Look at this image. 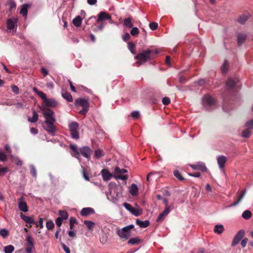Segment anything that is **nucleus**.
Here are the masks:
<instances>
[{
    "label": "nucleus",
    "instance_id": "obj_1",
    "mask_svg": "<svg viewBox=\"0 0 253 253\" xmlns=\"http://www.w3.org/2000/svg\"><path fill=\"white\" fill-rule=\"evenodd\" d=\"M153 51L150 49L143 50L142 52L139 53L135 57L137 60L136 64L137 66H140L144 63L146 61L151 59L150 54Z\"/></svg>",
    "mask_w": 253,
    "mask_h": 253
},
{
    "label": "nucleus",
    "instance_id": "obj_2",
    "mask_svg": "<svg viewBox=\"0 0 253 253\" xmlns=\"http://www.w3.org/2000/svg\"><path fill=\"white\" fill-rule=\"evenodd\" d=\"M134 228L132 224L129 225L117 230V234L122 239L127 240L130 236V231Z\"/></svg>",
    "mask_w": 253,
    "mask_h": 253
},
{
    "label": "nucleus",
    "instance_id": "obj_3",
    "mask_svg": "<svg viewBox=\"0 0 253 253\" xmlns=\"http://www.w3.org/2000/svg\"><path fill=\"white\" fill-rule=\"evenodd\" d=\"M127 173V170L126 169L116 167L113 171V177L116 180H126L128 178Z\"/></svg>",
    "mask_w": 253,
    "mask_h": 253
},
{
    "label": "nucleus",
    "instance_id": "obj_4",
    "mask_svg": "<svg viewBox=\"0 0 253 253\" xmlns=\"http://www.w3.org/2000/svg\"><path fill=\"white\" fill-rule=\"evenodd\" d=\"M55 121L51 120L44 121L42 124L43 128L52 136H54L56 131V128L54 125Z\"/></svg>",
    "mask_w": 253,
    "mask_h": 253
},
{
    "label": "nucleus",
    "instance_id": "obj_5",
    "mask_svg": "<svg viewBox=\"0 0 253 253\" xmlns=\"http://www.w3.org/2000/svg\"><path fill=\"white\" fill-rule=\"evenodd\" d=\"M40 109L45 118V121L51 120L52 121H55V118L54 116V113L52 110L43 106L40 107Z\"/></svg>",
    "mask_w": 253,
    "mask_h": 253
},
{
    "label": "nucleus",
    "instance_id": "obj_6",
    "mask_svg": "<svg viewBox=\"0 0 253 253\" xmlns=\"http://www.w3.org/2000/svg\"><path fill=\"white\" fill-rule=\"evenodd\" d=\"M75 104L77 106H81L83 109L80 111V114L85 115L88 110L89 104L87 100L84 98H79L75 100Z\"/></svg>",
    "mask_w": 253,
    "mask_h": 253
},
{
    "label": "nucleus",
    "instance_id": "obj_7",
    "mask_svg": "<svg viewBox=\"0 0 253 253\" xmlns=\"http://www.w3.org/2000/svg\"><path fill=\"white\" fill-rule=\"evenodd\" d=\"M69 128L72 138L78 139L79 138L78 124L76 122H72L69 125Z\"/></svg>",
    "mask_w": 253,
    "mask_h": 253
},
{
    "label": "nucleus",
    "instance_id": "obj_8",
    "mask_svg": "<svg viewBox=\"0 0 253 253\" xmlns=\"http://www.w3.org/2000/svg\"><path fill=\"white\" fill-rule=\"evenodd\" d=\"M26 246L25 251L26 253H31L34 249V241L33 237L27 234L25 238Z\"/></svg>",
    "mask_w": 253,
    "mask_h": 253
},
{
    "label": "nucleus",
    "instance_id": "obj_9",
    "mask_svg": "<svg viewBox=\"0 0 253 253\" xmlns=\"http://www.w3.org/2000/svg\"><path fill=\"white\" fill-rule=\"evenodd\" d=\"M215 102L214 99L208 94L205 95L202 100L203 104L207 109L214 105Z\"/></svg>",
    "mask_w": 253,
    "mask_h": 253
},
{
    "label": "nucleus",
    "instance_id": "obj_10",
    "mask_svg": "<svg viewBox=\"0 0 253 253\" xmlns=\"http://www.w3.org/2000/svg\"><path fill=\"white\" fill-rule=\"evenodd\" d=\"M80 152L83 156L89 160L90 159L92 151L89 147L84 146L81 148Z\"/></svg>",
    "mask_w": 253,
    "mask_h": 253
},
{
    "label": "nucleus",
    "instance_id": "obj_11",
    "mask_svg": "<svg viewBox=\"0 0 253 253\" xmlns=\"http://www.w3.org/2000/svg\"><path fill=\"white\" fill-rule=\"evenodd\" d=\"M18 208L20 211L26 212L28 211V208L27 205L25 201L24 198L22 196L18 200Z\"/></svg>",
    "mask_w": 253,
    "mask_h": 253
},
{
    "label": "nucleus",
    "instance_id": "obj_12",
    "mask_svg": "<svg viewBox=\"0 0 253 253\" xmlns=\"http://www.w3.org/2000/svg\"><path fill=\"white\" fill-rule=\"evenodd\" d=\"M245 232L244 230H240L238 231V232L237 233V234L234 237L232 243V246H235L237 244L239 243L240 241L243 238V237L245 235Z\"/></svg>",
    "mask_w": 253,
    "mask_h": 253
},
{
    "label": "nucleus",
    "instance_id": "obj_13",
    "mask_svg": "<svg viewBox=\"0 0 253 253\" xmlns=\"http://www.w3.org/2000/svg\"><path fill=\"white\" fill-rule=\"evenodd\" d=\"M190 167L194 170H199L202 172L206 171L207 169L204 163L198 162L195 164L190 165Z\"/></svg>",
    "mask_w": 253,
    "mask_h": 253
},
{
    "label": "nucleus",
    "instance_id": "obj_14",
    "mask_svg": "<svg viewBox=\"0 0 253 253\" xmlns=\"http://www.w3.org/2000/svg\"><path fill=\"white\" fill-rule=\"evenodd\" d=\"M101 174L103 180L105 181H109L111 178L113 177V173H111L106 169H103L101 171Z\"/></svg>",
    "mask_w": 253,
    "mask_h": 253
},
{
    "label": "nucleus",
    "instance_id": "obj_15",
    "mask_svg": "<svg viewBox=\"0 0 253 253\" xmlns=\"http://www.w3.org/2000/svg\"><path fill=\"white\" fill-rule=\"evenodd\" d=\"M57 105V102L53 98H46L43 102L42 106L45 107H54Z\"/></svg>",
    "mask_w": 253,
    "mask_h": 253
},
{
    "label": "nucleus",
    "instance_id": "obj_16",
    "mask_svg": "<svg viewBox=\"0 0 253 253\" xmlns=\"http://www.w3.org/2000/svg\"><path fill=\"white\" fill-rule=\"evenodd\" d=\"M17 19L14 17L12 19H8L6 22V26L8 30H13L17 26Z\"/></svg>",
    "mask_w": 253,
    "mask_h": 253
},
{
    "label": "nucleus",
    "instance_id": "obj_17",
    "mask_svg": "<svg viewBox=\"0 0 253 253\" xmlns=\"http://www.w3.org/2000/svg\"><path fill=\"white\" fill-rule=\"evenodd\" d=\"M239 80L237 78H230L226 82V85L228 88H233L236 84H238Z\"/></svg>",
    "mask_w": 253,
    "mask_h": 253
},
{
    "label": "nucleus",
    "instance_id": "obj_18",
    "mask_svg": "<svg viewBox=\"0 0 253 253\" xmlns=\"http://www.w3.org/2000/svg\"><path fill=\"white\" fill-rule=\"evenodd\" d=\"M227 161V158L223 155L219 156L217 158V162L220 169H222L225 166Z\"/></svg>",
    "mask_w": 253,
    "mask_h": 253
},
{
    "label": "nucleus",
    "instance_id": "obj_19",
    "mask_svg": "<svg viewBox=\"0 0 253 253\" xmlns=\"http://www.w3.org/2000/svg\"><path fill=\"white\" fill-rule=\"evenodd\" d=\"M95 213L94 209L92 208L87 207L83 208L81 211V215L83 216L90 215Z\"/></svg>",
    "mask_w": 253,
    "mask_h": 253
},
{
    "label": "nucleus",
    "instance_id": "obj_20",
    "mask_svg": "<svg viewBox=\"0 0 253 253\" xmlns=\"http://www.w3.org/2000/svg\"><path fill=\"white\" fill-rule=\"evenodd\" d=\"M111 19V16L105 12H101L98 15L97 22L104 20Z\"/></svg>",
    "mask_w": 253,
    "mask_h": 253
},
{
    "label": "nucleus",
    "instance_id": "obj_21",
    "mask_svg": "<svg viewBox=\"0 0 253 253\" xmlns=\"http://www.w3.org/2000/svg\"><path fill=\"white\" fill-rule=\"evenodd\" d=\"M129 191L132 196H136L138 192L137 186L135 184H132L129 187Z\"/></svg>",
    "mask_w": 253,
    "mask_h": 253
},
{
    "label": "nucleus",
    "instance_id": "obj_22",
    "mask_svg": "<svg viewBox=\"0 0 253 253\" xmlns=\"http://www.w3.org/2000/svg\"><path fill=\"white\" fill-rule=\"evenodd\" d=\"M170 210L168 208H165L164 211L161 212L158 216L157 221H159L162 220L170 212Z\"/></svg>",
    "mask_w": 253,
    "mask_h": 253
},
{
    "label": "nucleus",
    "instance_id": "obj_23",
    "mask_svg": "<svg viewBox=\"0 0 253 253\" xmlns=\"http://www.w3.org/2000/svg\"><path fill=\"white\" fill-rule=\"evenodd\" d=\"M20 217L22 220H23L25 222L28 224H32L35 223L34 221L33 218L29 216H26L23 213H21L20 214Z\"/></svg>",
    "mask_w": 253,
    "mask_h": 253
},
{
    "label": "nucleus",
    "instance_id": "obj_24",
    "mask_svg": "<svg viewBox=\"0 0 253 253\" xmlns=\"http://www.w3.org/2000/svg\"><path fill=\"white\" fill-rule=\"evenodd\" d=\"M137 225L141 228H146L149 225V221L148 220L141 221L137 219L136 221Z\"/></svg>",
    "mask_w": 253,
    "mask_h": 253
},
{
    "label": "nucleus",
    "instance_id": "obj_25",
    "mask_svg": "<svg viewBox=\"0 0 253 253\" xmlns=\"http://www.w3.org/2000/svg\"><path fill=\"white\" fill-rule=\"evenodd\" d=\"M246 190L242 191L241 192V195L238 197V198L237 200L236 201V202L234 203L233 204H232L230 207L236 206L238 204H239L241 202L242 199L244 198V197H245V196L246 195Z\"/></svg>",
    "mask_w": 253,
    "mask_h": 253
},
{
    "label": "nucleus",
    "instance_id": "obj_26",
    "mask_svg": "<svg viewBox=\"0 0 253 253\" xmlns=\"http://www.w3.org/2000/svg\"><path fill=\"white\" fill-rule=\"evenodd\" d=\"M131 21L132 18L130 17L125 18L124 20V26L129 28H132L133 25Z\"/></svg>",
    "mask_w": 253,
    "mask_h": 253
},
{
    "label": "nucleus",
    "instance_id": "obj_27",
    "mask_svg": "<svg viewBox=\"0 0 253 253\" xmlns=\"http://www.w3.org/2000/svg\"><path fill=\"white\" fill-rule=\"evenodd\" d=\"M38 118H39V115H38V113L36 111H34L33 112L32 117V118L28 117V120L29 122H30L31 123H36L38 121Z\"/></svg>",
    "mask_w": 253,
    "mask_h": 253
},
{
    "label": "nucleus",
    "instance_id": "obj_28",
    "mask_svg": "<svg viewBox=\"0 0 253 253\" xmlns=\"http://www.w3.org/2000/svg\"><path fill=\"white\" fill-rule=\"evenodd\" d=\"M247 36L243 34H239L238 35L237 42L239 45H241L246 40Z\"/></svg>",
    "mask_w": 253,
    "mask_h": 253
},
{
    "label": "nucleus",
    "instance_id": "obj_29",
    "mask_svg": "<svg viewBox=\"0 0 253 253\" xmlns=\"http://www.w3.org/2000/svg\"><path fill=\"white\" fill-rule=\"evenodd\" d=\"M82 22V19L80 16H78L73 20V23L77 27H79Z\"/></svg>",
    "mask_w": 253,
    "mask_h": 253
},
{
    "label": "nucleus",
    "instance_id": "obj_30",
    "mask_svg": "<svg viewBox=\"0 0 253 253\" xmlns=\"http://www.w3.org/2000/svg\"><path fill=\"white\" fill-rule=\"evenodd\" d=\"M29 6V5L28 4L23 5L20 11V14L25 17H26L27 15L28 8Z\"/></svg>",
    "mask_w": 253,
    "mask_h": 253
},
{
    "label": "nucleus",
    "instance_id": "obj_31",
    "mask_svg": "<svg viewBox=\"0 0 253 253\" xmlns=\"http://www.w3.org/2000/svg\"><path fill=\"white\" fill-rule=\"evenodd\" d=\"M224 230V227L222 225H216L214 226V231L215 233L220 234Z\"/></svg>",
    "mask_w": 253,
    "mask_h": 253
},
{
    "label": "nucleus",
    "instance_id": "obj_32",
    "mask_svg": "<svg viewBox=\"0 0 253 253\" xmlns=\"http://www.w3.org/2000/svg\"><path fill=\"white\" fill-rule=\"evenodd\" d=\"M252 213L249 210L245 211L242 214V217L246 220L250 219L252 217Z\"/></svg>",
    "mask_w": 253,
    "mask_h": 253
},
{
    "label": "nucleus",
    "instance_id": "obj_33",
    "mask_svg": "<svg viewBox=\"0 0 253 253\" xmlns=\"http://www.w3.org/2000/svg\"><path fill=\"white\" fill-rule=\"evenodd\" d=\"M131 213L135 216H138L142 213V210L139 208H133Z\"/></svg>",
    "mask_w": 253,
    "mask_h": 253
},
{
    "label": "nucleus",
    "instance_id": "obj_34",
    "mask_svg": "<svg viewBox=\"0 0 253 253\" xmlns=\"http://www.w3.org/2000/svg\"><path fill=\"white\" fill-rule=\"evenodd\" d=\"M250 15L249 14L242 15L240 16L238 19V21L241 24H244L249 19Z\"/></svg>",
    "mask_w": 253,
    "mask_h": 253
},
{
    "label": "nucleus",
    "instance_id": "obj_35",
    "mask_svg": "<svg viewBox=\"0 0 253 253\" xmlns=\"http://www.w3.org/2000/svg\"><path fill=\"white\" fill-rule=\"evenodd\" d=\"M62 95L63 97L68 101L72 102L73 101L72 96L70 93L67 92H62Z\"/></svg>",
    "mask_w": 253,
    "mask_h": 253
},
{
    "label": "nucleus",
    "instance_id": "obj_36",
    "mask_svg": "<svg viewBox=\"0 0 253 253\" xmlns=\"http://www.w3.org/2000/svg\"><path fill=\"white\" fill-rule=\"evenodd\" d=\"M94 155L96 159H99L103 157L104 155V154L102 150L100 149H97L94 151Z\"/></svg>",
    "mask_w": 253,
    "mask_h": 253
},
{
    "label": "nucleus",
    "instance_id": "obj_37",
    "mask_svg": "<svg viewBox=\"0 0 253 253\" xmlns=\"http://www.w3.org/2000/svg\"><path fill=\"white\" fill-rule=\"evenodd\" d=\"M70 148L76 154V155H74V154H72V156L79 160L80 159V158H79V151H78V150L77 149V146L76 145H70Z\"/></svg>",
    "mask_w": 253,
    "mask_h": 253
},
{
    "label": "nucleus",
    "instance_id": "obj_38",
    "mask_svg": "<svg viewBox=\"0 0 253 253\" xmlns=\"http://www.w3.org/2000/svg\"><path fill=\"white\" fill-rule=\"evenodd\" d=\"M14 250V247L12 245H8L4 247V252L5 253H11Z\"/></svg>",
    "mask_w": 253,
    "mask_h": 253
},
{
    "label": "nucleus",
    "instance_id": "obj_39",
    "mask_svg": "<svg viewBox=\"0 0 253 253\" xmlns=\"http://www.w3.org/2000/svg\"><path fill=\"white\" fill-rule=\"evenodd\" d=\"M140 242V240L137 237H135V238H131L128 241L127 243H128V244L134 245V244H138Z\"/></svg>",
    "mask_w": 253,
    "mask_h": 253
},
{
    "label": "nucleus",
    "instance_id": "obj_40",
    "mask_svg": "<svg viewBox=\"0 0 253 253\" xmlns=\"http://www.w3.org/2000/svg\"><path fill=\"white\" fill-rule=\"evenodd\" d=\"M59 214L63 219H67L68 218L69 215L66 211L60 210L59 211Z\"/></svg>",
    "mask_w": 253,
    "mask_h": 253
},
{
    "label": "nucleus",
    "instance_id": "obj_41",
    "mask_svg": "<svg viewBox=\"0 0 253 253\" xmlns=\"http://www.w3.org/2000/svg\"><path fill=\"white\" fill-rule=\"evenodd\" d=\"M245 126L247 128L251 130L253 129V119L247 121L246 123Z\"/></svg>",
    "mask_w": 253,
    "mask_h": 253
},
{
    "label": "nucleus",
    "instance_id": "obj_42",
    "mask_svg": "<svg viewBox=\"0 0 253 253\" xmlns=\"http://www.w3.org/2000/svg\"><path fill=\"white\" fill-rule=\"evenodd\" d=\"M251 130L250 129L247 128L243 132L242 136L245 138H248L251 134Z\"/></svg>",
    "mask_w": 253,
    "mask_h": 253
},
{
    "label": "nucleus",
    "instance_id": "obj_43",
    "mask_svg": "<svg viewBox=\"0 0 253 253\" xmlns=\"http://www.w3.org/2000/svg\"><path fill=\"white\" fill-rule=\"evenodd\" d=\"M228 69V65L227 62L225 61L221 67V71L223 73H225Z\"/></svg>",
    "mask_w": 253,
    "mask_h": 253
},
{
    "label": "nucleus",
    "instance_id": "obj_44",
    "mask_svg": "<svg viewBox=\"0 0 253 253\" xmlns=\"http://www.w3.org/2000/svg\"><path fill=\"white\" fill-rule=\"evenodd\" d=\"M84 223L86 225L89 230H91L94 225V222L89 220H84Z\"/></svg>",
    "mask_w": 253,
    "mask_h": 253
},
{
    "label": "nucleus",
    "instance_id": "obj_45",
    "mask_svg": "<svg viewBox=\"0 0 253 253\" xmlns=\"http://www.w3.org/2000/svg\"><path fill=\"white\" fill-rule=\"evenodd\" d=\"M131 30L130 31V34L133 36H136L139 33V30L137 27H133L131 28Z\"/></svg>",
    "mask_w": 253,
    "mask_h": 253
},
{
    "label": "nucleus",
    "instance_id": "obj_46",
    "mask_svg": "<svg viewBox=\"0 0 253 253\" xmlns=\"http://www.w3.org/2000/svg\"><path fill=\"white\" fill-rule=\"evenodd\" d=\"M8 231L6 229L3 228L0 230V235L3 237L5 238L8 235Z\"/></svg>",
    "mask_w": 253,
    "mask_h": 253
},
{
    "label": "nucleus",
    "instance_id": "obj_47",
    "mask_svg": "<svg viewBox=\"0 0 253 253\" xmlns=\"http://www.w3.org/2000/svg\"><path fill=\"white\" fill-rule=\"evenodd\" d=\"M46 227L48 230L52 229L54 227V224L52 221H48L46 223Z\"/></svg>",
    "mask_w": 253,
    "mask_h": 253
},
{
    "label": "nucleus",
    "instance_id": "obj_48",
    "mask_svg": "<svg viewBox=\"0 0 253 253\" xmlns=\"http://www.w3.org/2000/svg\"><path fill=\"white\" fill-rule=\"evenodd\" d=\"M123 205L128 211H129L131 213L133 207H132L130 204L126 203H124L123 204Z\"/></svg>",
    "mask_w": 253,
    "mask_h": 253
},
{
    "label": "nucleus",
    "instance_id": "obj_49",
    "mask_svg": "<svg viewBox=\"0 0 253 253\" xmlns=\"http://www.w3.org/2000/svg\"><path fill=\"white\" fill-rule=\"evenodd\" d=\"M173 174L179 180H183V177L182 176V175L178 170L174 171Z\"/></svg>",
    "mask_w": 253,
    "mask_h": 253
},
{
    "label": "nucleus",
    "instance_id": "obj_50",
    "mask_svg": "<svg viewBox=\"0 0 253 253\" xmlns=\"http://www.w3.org/2000/svg\"><path fill=\"white\" fill-rule=\"evenodd\" d=\"M30 168L31 173L32 176L34 177H36L37 176V171H36V168L33 165L30 166Z\"/></svg>",
    "mask_w": 253,
    "mask_h": 253
},
{
    "label": "nucleus",
    "instance_id": "obj_51",
    "mask_svg": "<svg viewBox=\"0 0 253 253\" xmlns=\"http://www.w3.org/2000/svg\"><path fill=\"white\" fill-rule=\"evenodd\" d=\"M158 27V24L156 22H152L149 24V27L152 30H155Z\"/></svg>",
    "mask_w": 253,
    "mask_h": 253
},
{
    "label": "nucleus",
    "instance_id": "obj_52",
    "mask_svg": "<svg viewBox=\"0 0 253 253\" xmlns=\"http://www.w3.org/2000/svg\"><path fill=\"white\" fill-rule=\"evenodd\" d=\"M128 48L131 53L135 54V52H134L135 44L133 43L129 42L128 43Z\"/></svg>",
    "mask_w": 253,
    "mask_h": 253
},
{
    "label": "nucleus",
    "instance_id": "obj_53",
    "mask_svg": "<svg viewBox=\"0 0 253 253\" xmlns=\"http://www.w3.org/2000/svg\"><path fill=\"white\" fill-rule=\"evenodd\" d=\"M38 95L42 99L43 102L47 98L46 94L42 91H38Z\"/></svg>",
    "mask_w": 253,
    "mask_h": 253
},
{
    "label": "nucleus",
    "instance_id": "obj_54",
    "mask_svg": "<svg viewBox=\"0 0 253 253\" xmlns=\"http://www.w3.org/2000/svg\"><path fill=\"white\" fill-rule=\"evenodd\" d=\"M111 195H112V191H111L110 192V196H111L112 199H110V197H109V195H107V196L108 199L110 200V201H111L113 203H116L118 201L117 197H115V196H112Z\"/></svg>",
    "mask_w": 253,
    "mask_h": 253
},
{
    "label": "nucleus",
    "instance_id": "obj_55",
    "mask_svg": "<svg viewBox=\"0 0 253 253\" xmlns=\"http://www.w3.org/2000/svg\"><path fill=\"white\" fill-rule=\"evenodd\" d=\"M62 222H63V219H62V218H61L60 217H57L55 220V223L57 225V226L58 227L61 226V225L62 224Z\"/></svg>",
    "mask_w": 253,
    "mask_h": 253
},
{
    "label": "nucleus",
    "instance_id": "obj_56",
    "mask_svg": "<svg viewBox=\"0 0 253 253\" xmlns=\"http://www.w3.org/2000/svg\"><path fill=\"white\" fill-rule=\"evenodd\" d=\"M170 102V99L168 97H164L162 99V102L164 105H168Z\"/></svg>",
    "mask_w": 253,
    "mask_h": 253
},
{
    "label": "nucleus",
    "instance_id": "obj_57",
    "mask_svg": "<svg viewBox=\"0 0 253 253\" xmlns=\"http://www.w3.org/2000/svg\"><path fill=\"white\" fill-rule=\"evenodd\" d=\"M6 160V156L3 152H0V161L2 162L5 161Z\"/></svg>",
    "mask_w": 253,
    "mask_h": 253
},
{
    "label": "nucleus",
    "instance_id": "obj_58",
    "mask_svg": "<svg viewBox=\"0 0 253 253\" xmlns=\"http://www.w3.org/2000/svg\"><path fill=\"white\" fill-rule=\"evenodd\" d=\"M11 89L13 92H14L15 94H18L19 93V88L17 86L15 85H12L11 86Z\"/></svg>",
    "mask_w": 253,
    "mask_h": 253
},
{
    "label": "nucleus",
    "instance_id": "obj_59",
    "mask_svg": "<svg viewBox=\"0 0 253 253\" xmlns=\"http://www.w3.org/2000/svg\"><path fill=\"white\" fill-rule=\"evenodd\" d=\"M131 116L134 119L137 118L139 116V112L138 111H133L131 114Z\"/></svg>",
    "mask_w": 253,
    "mask_h": 253
},
{
    "label": "nucleus",
    "instance_id": "obj_60",
    "mask_svg": "<svg viewBox=\"0 0 253 253\" xmlns=\"http://www.w3.org/2000/svg\"><path fill=\"white\" fill-rule=\"evenodd\" d=\"M130 38V36L128 33H126L123 36V40L126 42Z\"/></svg>",
    "mask_w": 253,
    "mask_h": 253
},
{
    "label": "nucleus",
    "instance_id": "obj_61",
    "mask_svg": "<svg viewBox=\"0 0 253 253\" xmlns=\"http://www.w3.org/2000/svg\"><path fill=\"white\" fill-rule=\"evenodd\" d=\"M62 247L66 253H70V249L66 246L64 244H62Z\"/></svg>",
    "mask_w": 253,
    "mask_h": 253
},
{
    "label": "nucleus",
    "instance_id": "obj_62",
    "mask_svg": "<svg viewBox=\"0 0 253 253\" xmlns=\"http://www.w3.org/2000/svg\"><path fill=\"white\" fill-rule=\"evenodd\" d=\"M41 72L44 77L46 76L48 74L47 70L44 67L41 68Z\"/></svg>",
    "mask_w": 253,
    "mask_h": 253
},
{
    "label": "nucleus",
    "instance_id": "obj_63",
    "mask_svg": "<svg viewBox=\"0 0 253 253\" xmlns=\"http://www.w3.org/2000/svg\"><path fill=\"white\" fill-rule=\"evenodd\" d=\"M14 162H15V164L17 166H22V162L18 158H14Z\"/></svg>",
    "mask_w": 253,
    "mask_h": 253
},
{
    "label": "nucleus",
    "instance_id": "obj_64",
    "mask_svg": "<svg viewBox=\"0 0 253 253\" xmlns=\"http://www.w3.org/2000/svg\"><path fill=\"white\" fill-rule=\"evenodd\" d=\"M248 241V240L247 238H244V239H243L241 241V246L243 247H245L247 245V242Z\"/></svg>",
    "mask_w": 253,
    "mask_h": 253
}]
</instances>
